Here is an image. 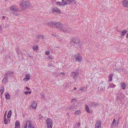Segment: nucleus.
Returning a JSON list of instances; mask_svg holds the SVG:
<instances>
[{"label": "nucleus", "instance_id": "1", "mask_svg": "<svg viewBox=\"0 0 128 128\" xmlns=\"http://www.w3.org/2000/svg\"><path fill=\"white\" fill-rule=\"evenodd\" d=\"M66 2L64 0H62L60 2H57L56 3V5L58 6H64L69 4H76V1L75 0H65Z\"/></svg>", "mask_w": 128, "mask_h": 128}, {"label": "nucleus", "instance_id": "2", "mask_svg": "<svg viewBox=\"0 0 128 128\" xmlns=\"http://www.w3.org/2000/svg\"><path fill=\"white\" fill-rule=\"evenodd\" d=\"M30 3L28 0H23L20 3V6L22 8H27L30 6Z\"/></svg>", "mask_w": 128, "mask_h": 128}, {"label": "nucleus", "instance_id": "3", "mask_svg": "<svg viewBox=\"0 0 128 128\" xmlns=\"http://www.w3.org/2000/svg\"><path fill=\"white\" fill-rule=\"evenodd\" d=\"M80 42V41L79 40L74 38L72 39L70 43V44L71 46H74L75 47L78 48V47H80L79 44Z\"/></svg>", "mask_w": 128, "mask_h": 128}, {"label": "nucleus", "instance_id": "4", "mask_svg": "<svg viewBox=\"0 0 128 128\" xmlns=\"http://www.w3.org/2000/svg\"><path fill=\"white\" fill-rule=\"evenodd\" d=\"M60 30L64 32H69L72 30L71 28L66 26H64L62 28H60Z\"/></svg>", "mask_w": 128, "mask_h": 128}, {"label": "nucleus", "instance_id": "5", "mask_svg": "<svg viewBox=\"0 0 128 128\" xmlns=\"http://www.w3.org/2000/svg\"><path fill=\"white\" fill-rule=\"evenodd\" d=\"M10 10L9 11L10 13H12L15 16H18L17 14L14 12H11V11L19 12L20 11H22L23 10L22 8H10Z\"/></svg>", "mask_w": 128, "mask_h": 128}, {"label": "nucleus", "instance_id": "6", "mask_svg": "<svg viewBox=\"0 0 128 128\" xmlns=\"http://www.w3.org/2000/svg\"><path fill=\"white\" fill-rule=\"evenodd\" d=\"M78 73L77 72H72L70 74V76L71 77L75 80H77V78L78 77Z\"/></svg>", "mask_w": 128, "mask_h": 128}, {"label": "nucleus", "instance_id": "7", "mask_svg": "<svg viewBox=\"0 0 128 128\" xmlns=\"http://www.w3.org/2000/svg\"><path fill=\"white\" fill-rule=\"evenodd\" d=\"M24 128H34L32 126V123L29 121L26 122V124L24 126Z\"/></svg>", "mask_w": 128, "mask_h": 128}, {"label": "nucleus", "instance_id": "8", "mask_svg": "<svg viewBox=\"0 0 128 128\" xmlns=\"http://www.w3.org/2000/svg\"><path fill=\"white\" fill-rule=\"evenodd\" d=\"M48 126V128H52V120L49 118H48L46 121Z\"/></svg>", "mask_w": 128, "mask_h": 128}, {"label": "nucleus", "instance_id": "9", "mask_svg": "<svg viewBox=\"0 0 128 128\" xmlns=\"http://www.w3.org/2000/svg\"><path fill=\"white\" fill-rule=\"evenodd\" d=\"M74 57L75 58V59L76 61H78V62H80L82 61V57L80 54H76L75 55Z\"/></svg>", "mask_w": 128, "mask_h": 128}, {"label": "nucleus", "instance_id": "10", "mask_svg": "<svg viewBox=\"0 0 128 128\" xmlns=\"http://www.w3.org/2000/svg\"><path fill=\"white\" fill-rule=\"evenodd\" d=\"M57 24V22L56 21L50 22L47 23L48 26L51 27L56 26Z\"/></svg>", "mask_w": 128, "mask_h": 128}, {"label": "nucleus", "instance_id": "11", "mask_svg": "<svg viewBox=\"0 0 128 128\" xmlns=\"http://www.w3.org/2000/svg\"><path fill=\"white\" fill-rule=\"evenodd\" d=\"M124 96L122 93H120L118 94V96L116 97V99L117 100H120V99L124 98Z\"/></svg>", "mask_w": 128, "mask_h": 128}, {"label": "nucleus", "instance_id": "12", "mask_svg": "<svg viewBox=\"0 0 128 128\" xmlns=\"http://www.w3.org/2000/svg\"><path fill=\"white\" fill-rule=\"evenodd\" d=\"M13 74V72L9 71L5 73L4 76L8 78L9 77L12 76Z\"/></svg>", "mask_w": 128, "mask_h": 128}, {"label": "nucleus", "instance_id": "13", "mask_svg": "<svg viewBox=\"0 0 128 128\" xmlns=\"http://www.w3.org/2000/svg\"><path fill=\"white\" fill-rule=\"evenodd\" d=\"M101 122L100 120H98L95 125V128H101Z\"/></svg>", "mask_w": 128, "mask_h": 128}, {"label": "nucleus", "instance_id": "14", "mask_svg": "<svg viewBox=\"0 0 128 128\" xmlns=\"http://www.w3.org/2000/svg\"><path fill=\"white\" fill-rule=\"evenodd\" d=\"M52 12L54 14L57 13L60 14L61 11L59 8H52Z\"/></svg>", "mask_w": 128, "mask_h": 128}, {"label": "nucleus", "instance_id": "15", "mask_svg": "<svg viewBox=\"0 0 128 128\" xmlns=\"http://www.w3.org/2000/svg\"><path fill=\"white\" fill-rule=\"evenodd\" d=\"M99 105L100 104L98 102H92L90 104V105L92 107H96L99 106Z\"/></svg>", "mask_w": 128, "mask_h": 128}, {"label": "nucleus", "instance_id": "16", "mask_svg": "<svg viewBox=\"0 0 128 128\" xmlns=\"http://www.w3.org/2000/svg\"><path fill=\"white\" fill-rule=\"evenodd\" d=\"M76 108V106L74 104L71 106H70L69 108H68V109H69L71 112H72L73 110H74Z\"/></svg>", "mask_w": 128, "mask_h": 128}, {"label": "nucleus", "instance_id": "17", "mask_svg": "<svg viewBox=\"0 0 128 128\" xmlns=\"http://www.w3.org/2000/svg\"><path fill=\"white\" fill-rule=\"evenodd\" d=\"M57 24L56 27L58 28H61L63 26L62 24L59 22H57Z\"/></svg>", "mask_w": 128, "mask_h": 128}, {"label": "nucleus", "instance_id": "18", "mask_svg": "<svg viewBox=\"0 0 128 128\" xmlns=\"http://www.w3.org/2000/svg\"><path fill=\"white\" fill-rule=\"evenodd\" d=\"M8 78L4 76V78L2 80V82L3 84H6V82H8Z\"/></svg>", "mask_w": 128, "mask_h": 128}, {"label": "nucleus", "instance_id": "19", "mask_svg": "<svg viewBox=\"0 0 128 128\" xmlns=\"http://www.w3.org/2000/svg\"><path fill=\"white\" fill-rule=\"evenodd\" d=\"M37 104L35 102H33L31 104V107L33 109L36 108Z\"/></svg>", "mask_w": 128, "mask_h": 128}, {"label": "nucleus", "instance_id": "20", "mask_svg": "<svg viewBox=\"0 0 128 128\" xmlns=\"http://www.w3.org/2000/svg\"><path fill=\"white\" fill-rule=\"evenodd\" d=\"M20 123L18 121H16V122L15 124V128H20Z\"/></svg>", "mask_w": 128, "mask_h": 128}, {"label": "nucleus", "instance_id": "21", "mask_svg": "<svg viewBox=\"0 0 128 128\" xmlns=\"http://www.w3.org/2000/svg\"><path fill=\"white\" fill-rule=\"evenodd\" d=\"M121 86L122 87V89L124 90L126 88V84L124 82H121L120 83Z\"/></svg>", "mask_w": 128, "mask_h": 128}, {"label": "nucleus", "instance_id": "22", "mask_svg": "<svg viewBox=\"0 0 128 128\" xmlns=\"http://www.w3.org/2000/svg\"><path fill=\"white\" fill-rule=\"evenodd\" d=\"M127 32V31L126 30H124L122 31V34L121 35V36H124L126 34Z\"/></svg>", "mask_w": 128, "mask_h": 128}, {"label": "nucleus", "instance_id": "23", "mask_svg": "<svg viewBox=\"0 0 128 128\" xmlns=\"http://www.w3.org/2000/svg\"><path fill=\"white\" fill-rule=\"evenodd\" d=\"M5 96L6 99L9 100L10 98V96L8 92H7L5 93Z\"/></svg>", "mask_w": 128, "mask_h": 128}, {"label": "nucleus", "instance_id": "24", "mask_svg": "<svg viewBox=\"0 0 128 128\" xmlns=\"http://www.w3.org/2000/svg\"><path fill=\"white\" fill-rule=\"evenodd\" d=\"M113 76V75L112 74H110L109 75L108 77L110 82L112 81V77Z\"/></svg>", "mask_w": 128, "mask_h": 128}, {"label": "nucleus", "instance_id": "25", "mask_svg": "<svg viewBox=\"0 0 128 128\" xmlns=\"http://www.w3.org/2000/svg\"><path fill=\"white\" fill-rule=\"evenodd\" d=\"M12 114V111L11 110H10L8 111V114L7 116L8 118H10Z\"/></svg>", "mask_w": 128, "mask_h": 128}, {"label": "nucleus", "instance_id": "26", "mask_svg": "<svg viewBox=\"0 0 128 128\" xmlns=\"http://www.w3.org/2000/svg\"><path fill=\"white\" fill-rule=\"evenodd\" d=\"M10 120V119H8L7 120H6V118L4 119V123L5 124H8V121H9Z\"/></svg>", "mask_w": 128, "mask_h": 128}, {"label": "nucleus", "instance_id": "27", "mask_svg": "<svg viewBox=\"0 0 128 128\" xmlns=\"http://www.w3.org/2000/svg\"><path fill=\"white\" fill-rule=\"evenodd\" d=\"M86 111L88 113L90 112V110L88 106L87 105H86Z\"/></svg>", "mask_w": 128, "mask_h": 128}, {"label": "nucleus", "instance_id": "28", "mask_svg": "<svg viewBox=\"0 0 128 128\" xmlns=\"http://www.w3.org/2000/svg\"><path fill=\"white\" fill-rule=\"evenodd\" d=\"M80 113V111L79 110H76L74 113V114L77 115Z\"/></svg>", "mask_w": 128, "mask_h": 128}, {"label": "nucleus", "instance_id": "29", "mask_svg": "<svg viewBox=\"0 0 128 128\" xmlns=\"http://www.w3.org/2000/svg\"><path fill=\"white\" fill-rule=\"evenodd\" d=\"M38 38L39 39H43L44 38V37L42 35H38Z\"/></svg>", "mask_w": 128, "mask_h": 128}, {"label": "nucleus", "instance_id": "30", "mask_svg": "<svg viewBox=\"0 0 128 128\" xmlns=\"http://www.w3.org/2000/svg\"><path fill=\"white\" fill-rule=\"evenodd\" d=\"M30 75L29 74H28L26 75L25 76L26 78L29 80L30 79Z\"/></svg>", "mask_w": 128, "mask_h": 128}, {"label": "nucleus", "instance_id": "31", "mask_svg": "<svg viewBox=\"0 0 128 128\" xmlns=\"http://www.w3.org/2000/svg\"><path fill=\"white\" fill-rule=\"evenodd\" d=\"M115 86H116L114 84H110V86H108V88H114Z\"/></svg>", "mask_w": 128, "mask_h": 128}, {"label": "nucleus", "instance_id": "32", "mask_svg": "<svg viewBox=\"0 0 128 128\" xmlns=\"http://www.w3.org/2000/svg\"><path fill=\"white\" fill-rule=\"evenodd\" d=\"M48 58L51 60H53L54 58L53 56L51 54L48 56Z\"/></svg>", "mask_w": 128, "mask_h": 128}, {"label": "nucleus", "instance_id": "33", "mask_svg": "<svg viewBox=\"0 0 128 128\" xmlns=\"http://www.w3.org/2000/svg\"><path fill=\"white\" fill-rule=\"evenodd\" d=\"M38 48V46H35L34 47H33V49L34 50H36Z\"/></svg>", "mask_w": 128, "mask_h": 128}, {"label": "nucleus", "instance_id": "34", "mask_svg": "<svg viewBox=\"0 0 128 128\" xmlns=\"http://www.w3.org/2000/svg\"><path fill=\"white\" fill-rule=\"evenodd\" d=\"M126 1L125 0H124L122 2V5L125 7V3L126 2Z\"/></svg>", "mask_w": 128, "mask_h": 128}, {"label": "nucleus", "instance_id": "35", "mask_svg": "<svg viewBox=\"0 0 128 128\" xmlns=\"http://www.w3.org/2000/svg\"><path fill=\"white\" fill-rule=\"evenodd\" d=\"M125 7H128V1H126V2L125 3Z\"/></svg>", "mask_w": 128, "mask_h": 128}, {"label": "nucleus", "instance_id": "36", "mask_svg": "<svg viewBox=\"0 0 128 128\" xmlns=\"http://www.w3.org/2000/svg\"><path fill=\"white\" fill-rule=\"evenodd\" d=\"M16 52H17V53L18 55H19L20 53V52L18 49H16Z\"/></svg>", "mask_w": 128, "mask_h": 128}, {"label": "nucleus", "instance_id": "37", "mask_svg": "<svg viewBox=\"0 0 128 128\" xmlns=\"http://www.w3.org/2000/svg\"><path fill=\"white\" fill-rule=\"evenodd\" d=\"M77 102V100L76 99H72V101H71V102Z\"/></svg>", "mask_w": 128, "mask_h": 128}, {"label": "nucleus", "instance_id": "38", "mask_svg": "<svg viewBox=\"0 0 128 128\" xmlns=\"http://www.w3.org/2000/svg\"><path fill=\"white\" fill-rule=\"evenodd\" d=\"M16 7H17L15 5H12L11 6H10V8H16Z\"/></svg>", "mask_w": 128, "mask_h": 128}, {"label": "nucleus", "instance_id": "39", "mask_svg": "<svg viewBox=\"0 0 128 128\" xmlns=\"http://www.w3.org/2000/svg\"><path fill=\"white\" fill-rule=\"evenodd\" d=\"M4 88H2V89H0V93L1 94H2L3 93V92H4Z\"/></svg>", "mask_w": 128, "mask_h": 128}, {"label": "nucleus", "instance_id": "40", "mask_svg": "<svg viewBox=\"0 0 128 128\" xmlns=\"http://www.w3.org/2000/svg\"><path fill=\"white\" fill-rule=\"evenodd\" d=\"M121 70H124V69L123 68H117L116 69V70H119V71H120Z\"/></svg>", "mask_w": 128, "mask_h": 128}, {"label": "nucleus", "instance_id": "41", "mask_svg": "<svg viewBox=\"0 0 128 128\" xmlns=\"http://www.w3.org/2000/svg\"><path fill=\"white\" fill-rule=\"evenodd\" d=\"M50 52L48 51H46L45 52L46 54L47 55H48L50 54Z\"/></svg>", "mask_w": 128, "mask_h": 128}, {"label": "nucleus", "instance_id": "42", "mask_svg": "<svg viewBox=\"0 0 128 128\" xmlns=\"http://www.w3.org/2000/svg\"><path fill=\"white\" fill-rule=\"evenodd\" d=\"M120 117H119L118 118V122H116V123H117L118 125V124H119V121H120Z\"/></svg>", "mask_w": 128, "mask_h": 128}, {"label": "nucleus", "instance_id": "43", "mask_svg": "<svg viewBox=\"0 0 128 128\" xmlns=\"http://www.w3.org/2000/svg\"><path fill=\"white\" fill-rule=\"evenodd\" d=\"M42 98L43 99L44 98V94L41 95Z\"/></svg>", "mask_w": 128, "mask_h": 128}, {"label": "nucleus", "instance_id": "44", "mask_svg": "<svg viewBox=\"0 0 128 128\" xmlns=\"http://www.w3.org/2000/svg\"><path fill=\"white\" fill-rule=\"evenodd\" d=\"M62 73H63V74H62V76H65V74L64 73V72H61L60 73V74H61Z\"/></svg>", "mask_w": 128, "mask_h": 128}, {"label": "nucleus", "instance_id": "45", "mask_svg": "<svg viewBox=\"0 0 128 128\" xmlns=\"http://www.w3.org/2000/svg\"><path fill=\"white\" fill-rule=\"evenodd\" d=\"M24 93L25 94L27 95L28 94V92L25 91L24 92Z\"/></svg>", "mask_w": 128, "mask_h": 128}, {"label": "nucleus", "instance_id": "46", "mask_svg": "<svg viewBox=\"0 0 128 128\" xmlns=\"http://www.w3.org/2000/svg\"><path fill=\"white\" fill-rule=\"evenodd\" d=\"M114 125V123H113V122H112L111 124V126L112 127Z\"/></svg>", "mask_w": 128, "mask_h": 128}, {"label": "nucleus", "instance_id": "47", "mask_svg": "<svg viewBox=\"0 0 128 128\" xmlns=\"http://www.w3.org/2000/svg\"><path fill=\"white\" fill-rule=\"evenodd\" d=\"M6 112H5L4 115V118H6Z\"/></svg>", "mask_w": 128, "mask_h": 128}, {"label": "nucleus", "instance_id": "48", "mask_svg": "<svg viewBox=\"0 0 128 128\" xmlns=\"http://www.w3.org/2000/svg\"><path fill=\"white\" fill-rule=\"evenodd\" d=\"M2 26L0 25V30H2Z\"/></svg>", "mask_w": 128, "mask_h": 128}, {"label": "nucleus", "instance_id": "49", "mask_svg": "<svg viewBox=\"0 0 128 128\" xmlns=\"http://www.w3.org/2000/svg\"><path fill=\"white\" fill-rule=\"evenodd\" d=\"M116 122V120L115 119H114L113 120V121L112 122H113V123H114Z\"/></svg>", "mask_w": 128, "mask_h": 128}, {"label": "nucleus", "instance_id": "50", "mask_svg": "<svg viewBox=\"0 0 128 128\" xmlns=\"http://www.w3.org/2000/svg\"><path fill=\"white\" fill-rule=\"evenodd\" d=\"M52 3H54L56 2L55 0H52Z\"/></svg>", "mask_w": 128, "mask_h": 128}, {"label": "nucleus", "instance_id": "51", "mask_svg": "<svg viewBox=\"0 0 128 128\" xmlns=\"http://www.w3.org/2000/svg\"><path fill=\"white\" fill-rule=\"evenodd\" d=\"M26 88L27 89V90H29L30 89V88H28V87H26Z\"/></svg>", "mask_w": 128, "mask_h": 128}, {"label": "nucleus", "instance_id": "52", "mask_svg": "<svg viewBox=\"0 0 128 128\" xmlns=\"http://www.w3.org/2000/svg\"><path fill=\"white\" fill-rule=\"evenodd\" d=\"M77 125L78 126H80V124L79 123H78L77 124Z\"/></svg>", "mask_w": 128, "mask_h": 128}, {"label": "nucleus", "instance_id": "53", "mask_svg": "<svg viewBox=\"0 0 128 128\" xmlns=\"http://www.w3.org/2000/svg\"><path fill=\"white\" fill-rule=\"evenodd\" d=\"M5 18V17L4 16H3L2 17V19L3 20H4Z\"/></svg>", "mask_w": 128, "mask_h": 128}, {"label": "nucleus", "instance_id": "54", "mask_svg": "<svg viewBox=\"0 0 128 128\" xmlns=\"http://www.w3.org/2000/svg\"><path fill=\"white\" fill-rule=\"evenodd\" d=\"M28 93L29 94H31V91H28Z\"/></svg>", "mask_w": 128, "mask_h": 128}, {"label": "nucleus", "instance_id": "55", "mask_svg": "<svg viewBox=\"0 0 128 128\" xmlns=\"http://www.w3.org/2000/svg\"><path fill=\"white\" fill-rule=\"evenodd\" d=\"M84 88H81L80 89V90H84Z\"/></svg>", "mask_w": 128, "mask_h": 128}, {"label": "nucleus", "instance_id": "56", "mask_svg": "<svg viewBox=\"0 0 128 128\" xmlns=\"http://www.w3.org/2000/svg\"><path fill=\"white\" fill-rule=\"evenodd\" d=\"M126 37L128 38V34H127L126 35Z\"/></svg>", "mask_w": 128, "mask_h": 128}, {"label": "nucleus", "instance_id": "57", "mask_svg": "<svg viewBox=\"0 0 128 128\" xmlns=\"http://www.w3.org/2000/svg\"><path fill=\"white\" fill-rule=\"evenodd\" d=\"M42 117H40L39 118L40 119H42Z\"/></svg>", "mask_w": 128, "mask_h": 128}, {"label": "nucleus", "instance_id": "58", "mask_svg": "<svg viewBox=\"0 0 128 128\" xmlns=\"http://www.w3.org/2000/svg\"><path fill=\"white\" fill-rule=\"evenodd\" d=\"M74 89L75 90H76V88H74Z\"/></svg>", "mask_w": 128, "mask_h": 128}, {"label": "nucleus", "instance_id": "59", "mask_svg": "<svg viewBox=\"0 0 128 128\" xmlns=\"http://www.w3.org/2000/svg\"><path fill=\"white\" fill-rule=\"evenodd\" d=\"M7 112V111H6L5 112H6V113Z\"/></svg>", "mask_w": 128, "mask_h": 128}, {"label": "nucleus", "instance_id": "60", "mask_svg": "<svg viewBox=\"0 0 128 128\" xmlns=\"http://www.w3.org/2000/svg\"><path fill=\"white\" fill-rule=\"evenodd\" d=\"M56 48H58V47H56Z\"/></svg>", "mask_w": 128, "mask_h": 128}]
</instances>
